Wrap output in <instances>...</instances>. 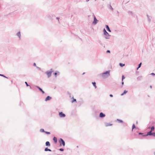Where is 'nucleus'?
<instances>
[{"mask_svg":"<svg viewBox=\"0 0 155 155\" xmlns=\"http://www.w3.org/2000/svg\"><path fill=\"white\" fill-rule=\"evenodd\" d=\"M112 125V124H110V123H105V126L106 127H108L109 126H111Z\"/></svg>","mask_w":155,"mask_h":155,"instance_id":"obj_17","label":"nucleus"},{"mask_svg":"<svg viewBox=\"0 0 155 155\" xmlns=\"http://www.w3.org/2000/svg\"><path fill=\"white\" fill-rule=\"evenodd\" d=\"M136 123H137V121L136 122Z\"/></svg>","mask_w":155,"mask_h":155,"instance_id":"obj_57","label":"nucleus"},{"mask_svg":"<svg viewBox=\"0 0 155 155\" xmlns=\"http://www.w3.org/2000/svg\"><path fill=\"white\" fill-rule=\"evenodd\" d=\"M59 115L60 117L63 118L65 117V114L62 112H59Z\"/></svg>","mask_w":155,"mask_h":155,"instance_id":"obj_7","label":"nucleus"},{"mask_svg":"<svg viewBox=\"0 0 155 155\" xmlns=\"http://www.w3.org/2000/svg\"><path fill=\"white\" fill-rule=\"evenodd\" d=\"M11 82H12V81H11Z\"/></svg>","mask_w":155,"mask_h":155,"instance_id":"obj_55","label":"nucleus"},{"mask_svg":"<svg viewBox=\"0 0 155 155\" xmlns=\"http://www.w3.org/2000/svg\"><path fill=\"white\" fill-rule=\"evenodd\" d=\"M45 145L49 147L50 146L51 144L50 143L49 141H47L45 143Z\"/></svg>","mask_w":155,"mask_h":155,"instance_id":"obj_15","label":"nucleus"},{"mask_svg":"<svg viewBox=\"0 0 155 155\" xmlns=\"http://www.w3.org/2000/svg\"><path fill=\"white\" fill-rule=\"evenodd\" d=\"M148 132H147V134H146L143 135L142 136L143 137H146L147 136H149V134H148Z\"/></svg>","mask_w":155,"mask_h":155,"instance_id":"obj_32","label":"nucleus"},{"mask_svg":"<svg viewBox=\"0 0 155 155\" xmlns=\"http://www.w3.org/2000/svg\"><path fill=\"white\" fill-rule=\"evenodd\" d=\"M154 155H155V152L154 153Z\"/></svg>","mask_w":155,"mask_h":155,"instance_id":"obj_58","label":"nucleus"},{"mask_svg":"<svg viewBox=\"0 0 155 155\" xmlns=\"http://www.w3.org/2000/svg\"><path fill=\"white\" fill-rule=\"evenodd\" d=\"M142 76H140L137 78V80L138 81H140L142 78Z\"/></svg>","mask_w":155,"mask_h":155,"instance_id":"obj_19","label":"nucleus"},{"mask_svg":"<svg viewBox=\"0 0 155 155\" xmlns=\"http://www.w3.org/2000/svg\"><path fill=\"white\" fill-rule=\"evenodd\" d=\"M117 120L118 121L119 123H123V121L122 120H120V119H117Z\"/></svg>","mask_w":155,"mask_h":155,"instance_id":"obj_29","label":"nucleus"},{"mask_svg":"<svg viewBox=\"0 0 155 155\" xmlns=\"http://www.w3.org/2000/svg\"><path fill=\"white\" fill-rule=\"evenodd\" d=\"M150 127H148V129H150Z\"/></svg>","mask_w":155,"mask_h":155,"instance_id":"obj_50","label":"nucleus"},{"mask_svg":"<svg viewBox=\"0 0 155 155\" xmlns=\"http://www.w3.org/2000/svg\"><path fill=\"white\" fill-rule=\"evenodd\" d=\"M52 98L51 97H50L49 96H48L47 97L45 98V101H48L50 100Z\"/></svg>","mask_w":155,"mask_h":155,"instance_id":"obj_10","label":"nucleus"},{"mask_svg":"<svg viewBox=\"0 0 155 155\" xmlns=\"http://www.w3.org/2000/svg\"><path fill=\"white\" fill-rule=\"evenodd\" d=\"M40 131L41 132H44L45 133V131L43 129H41L40 130Z\"/></svg>","mask_w":155,"mask_h":155,"instance_id":"obj_25","label":"nucleus"},{"mask_svg":"<svg viewBox=\"0 0 155 155\" xmlns=\"http://www.w3.org/2000/svg\"><path fill=\"white\" fill-rule=\"evenodd\" d=\"M103 31L104 35L106 36L105 38L106 39H109V37L110 36V35L108 34L104 28V29Z\"/></svg>","mask_w":155,"mask_h":155,"instance_id":"obj_1","label":"nucleus"},{"mask_svg":"<svg viewBox=\"0 0 155 155\" xmlns=\"http://www.w3.org/2000/svg\"><path fill=\"white\" fill-rule=\"evenodd\" d=\"M124 84V82L123 81H122V82L121 83V84L122 85H123Z\"/></svg>","mask_w":155,"mask_h":155,"instance_id":"obj_45","label":"nucleus"},{"mask_svg":"<svg viewBox=\"0 0 155 155\" xmlns=\"http://www.w3.org/2000/svg\"><path fill=\"white\" fill-rule=\"evenodd\" d=\"M25 84H26V86H27V87H28V86H30V88H31V87L30 85H28V84L27 83V82L25 81Z\"/></svg>","mask_w":155,"mask_h":155,"instance_id":"obj_26","label":"nucleus"},{"mask_svg":"<svg viewBox=\"0 0 155 155\" xmlns=\"http://www.w3.org/2000/svg\"><path fill=\"white\" fill-rule=\"evenodd\" d=\"M56 19L57 20H58V22L59 23V19H60L58 17H56Z\"/></svg>","mask_w":155,"mask_h":155,"instance_id":"obj_37","label":"nucleus"},{"mask_svg":"<svg viewBox=\"0 0 155 155\" xmlns=\"http://www.w3.org/2000/svg\"><path fill=\"white\" fill-rule=\"evenodd\" d=\"M110 96L111 97H113V95L112 94H110Z\"/></svg>","mask_w":155,"mask_h":155,"instance_id":"obj_43","label":"nucleus"},{"mask_svg":"<svg viewBox=\"0 0 155 155\" xmlns=\"http://www.w3.org/2000/svg\"><path fill=\"white\" fill-rule=\"evenodd\" d=\"M37 68H38L40 70V68H39V67H37Z\"/></svg>","mask_w":155,"mask_h":155,"instance_id":"obj_48","label":"nucleus"},{"mask_svg":"<svg viewBox=\"0 0 155 155\" xmlns=\"http://www.w3.org/2000/svg\"><path fill=\"white\" fill-rule=\"evenodd\" d=\"M105 27L107 31H108L110 32L111 31V30L110 29L108 25H105Z\"/></svg>","mask_w":155,"mask_h":155,"instance_id":"obj_14","label":"nucleus"},{"mask_svg":"<svg viewBox=\"0 0 155 155\" xmlns=\"http://www.w3.org/2000/svg\"><path fill=\"white\" fill-rule=\"evenodd\" d=\"M119 65L121 67H123L125 66L124 64H123L121 63H119Z\"/></svg>","mask_w":155,"mask_h":155,"instance_id":"obj_24","label":"nucleus"},{"mask_svg":"<svg viewBox=\"0 0 155 155\" xmlns=\"http://www.w3.org/2000/svg\"><path fill=\"white\" fill-rule=\"evenodd\" d=\"M53 140L55 143H56L57 142V139L55 137H54L53 138Z\"/></svg>","mask_w":155,"mask_h":155,"instance_id":"obj_18","label":"nucleus"},{"mask_svg":"<svg viewBox=\"0 0 155 155\" xmlns=\"http://www.w3.org/2000/svg\"><path fill=\"white\" fill-rule=\"evenodd\" d=\"M109 9H111V10H112V11L114 9H113V8L112 7L110 4V7H109Z\"/></svg>","mask_w":155,"mask_h":155,"instance_id":"obj_30","label":"nucleus"},{"mask_svg":"<svg viewBox=\"0 0 155 155\" xmlns=\"http://www.w3.org/2000/svg\"><path fill=\"white\" fill-rule=\"evenodd\" d=\"M117 13L118 14H119V12H118V11H117Z\"/></svg>","mask_w":155,"mask_h":155,"instance_id":"obj_54","label":"nucleus"},{"mask_svg":"<svg viewBox=\"0 0 155 155\" xmlns=\"http://www.w3.org/2000/svg\"><path fill=\"white\" fill-rule=\"evenodd\" d=\"M150 87L151 88H152V86H150Z\"/></svg>","mask_w":155,"mask_h":155,"instance_id":"obj_49","label":"nucleus"},{"mask_svg":"<svg viewBox=\"0 0 155 155\" xmlns=\"http://www.w3.org/2000/svg\"><path fill=\"white\" fill-rule=\"evenodd\" d=\"M150 74L153 75V76H155V74L153 73H151Z\"/></svg>","mask_w":155,"mask_h":155,"instance_id":"obj_40","label":"nucleus"},{"mask_svg":"<svg viewBox=\"0 0 155 155\" xmlns=\"http://www.w3.org/2000/svg\"><path fill=\"white\" fill-rule=\"evenodd\" d=\"M53 71V69L51 68L50 71H47L45 72V73L47 75L48 78H49L51 76Z\"/></svg>","mask_w":155,"mask_h":155,"instance_id":"obj_3","label":"nucleus"},{"mask_svg":"<svg viewBox=\"0 0 155 155\" xmlns=\"http://www.w3.org/2000/svg\"><path fill=\"white\" fill-rule=\"evenodd\" d=\"M45 151H51V149H48V147H46L45 149Z\"/></svg>","mask_w":155,"mask_h":155,"instance_id":"obj_21","label":"nucleus"},{"mask_svg":"<svg viewBox=\"0 0 155 155\" xmlns=\"http://www.w3.org/2000/svg\"><path fill=\"white\" fill-rule=\"evenodd\" d=\"M59 150L60 151H63L64 150V149H63V148H60L59 149Z\"/></svg>","mask_w":155,"mask_h":155,"instance_id":"obj_38","label":"nucleus"},{"mask_svg":"<svg viewBox=\"0 0 155 155\" xmlns=\"http://www.w3.org/2000/svg\"><path fill=\"white\" fill-rule=\"evenodd\" d=\"M105 115L102 112H101L99 114V117H100L102 118L105 117Z\"/></svg>","mask_w":155,"mask_h":155,"instance_id":"obj_11","label":"nucleus"},{"mask_svg":"<svg viewBox=\"0 0 155 155\" xmlns=\"http://www.w3.org/2000/svg\"><path fill=\"white\" fill-rule=\"evenodd\" d=\"M128 13L130 14V15H133V12H132V11H128Z\"/></svg>","mask_w":155,"mask_h":155,"instance_id":"obj_27","label":"nucleus"},{"mask_svg":"<svg viewBox=\"0 0 155 155\" xmlns=\"http://www.w3.org/2000/svg\"><path fill=\"white\" fill-rule=\"evenodd\" d=\"M135 129V130H134V131H136V130H138V128L137 127H136L135 126L134 124H133L132 127V131H133L134 129Z\"/></svg>","mask_w":155,"mask_h":155,"instance_id":"obj_8","label":"nucleus"},{"mask_svg":"<svg viewBox=\"0 0 155 155\" xmlns=\"http://www.w3.org/2000/svg\"><path fill=\"white\" fill-rule=\"evenodd\" d=\"M41 92H42V93L43 94H44V93H45V92H44L43 91V90H42V91H41Z\"/></svg>","mask_w":155,"mask_h":155,"instance_id":"obj_44","label":"nucleus"},{"mask_svg":"<svg viewBox=\"0 0 155 155\" xmlns=\"http://www.w3.org/2000/svg\"><path fill=\"white\" fill-rule=\"evenodd\" d=\"M60 143V146H61L62 145L63 146H64L65 145V142L64 140L61 138L59 140Z\"/></svg>","mask_w":155,"mask_h":155,"instance_id":"obj_4","label":"nucleus"},{"mask_svg":"<svg viewBox=\"0 0 155 155\" xmlns=\"http://www.w3.org/2000/svg\"><path fill=\"white\" fill-rule=\"evenodd\" d=\"M110 71L109 70L106 71V72L103 73L102 74V77L104 78H106L109 76H110Z\"/></svg>","mask_w":155,"mask_h":155,"instance_id":"obj_2","label":"nucleus"},{"mask_svg":"<svg viewBox=\"0 0 155 155\" xmlns=\"http://www.w3.org/2000/svg\"><path fill=\"white\" fill-rule=\"evenodd\" d=\"M45 133L47 134H50V132L45 131Z\"/></svg>","mask_w":155,"mask_h":155,"instance_id":"obj_36","label":"nucleus"},{"mask_svg":"<svg viewBox=\"0 0 155 155\" xmlns=\"http://www.w3.org/2000/svg\"><path fill=\"white\" fill-rule=\"evenodd\" d=\"M93 16L94 17V21L93 22V24L94 25H95L97 23V22L98 21V20L97 19L95 16L94 15L93 13Z\"/></svg>","mask_w":155,"mask_h":155,"instance_id":"obj_6","label":"nucleus"},{"mask_svg":"<svg viewBox=\"0 0 155 155\" xmlns=\"http://www.w3.org/2000/svg\"><path fill=\"white\" fill-rule=\"evenodd\" d=\"M107 53H110V50H107L106 51Z\"/></svg>","mask_w":155,"mask_h":155,"instance_id":"obj_39","label":"nucleus"},{"mask_svg":"<svg viewBox=\"0 0 155 155\" xmlns=\"http://www.w3.org/2000/svg\"><path fill=\"white\" fill-rule=\"evenodd\" d=\"M16 35L19 38V40L21 39V34L20 31L18 32L16 34Z\"/></svg>","mask_w":155,"mask_h":155,"instance_id":"obj_9","label":"nucleus"},{"mask_svg":"<svg viewBox=\"0 0 155 155\" xmlns=\"http://www.w3.org/2000/svg\"><path fill=\"white\" fill-rule=\"evenodd\" d=\"M104 45V47H105V45Z\"/></svg>","mask_w":155,"mask_h":155,"instance_id":"obj_56","label":"nucleus"},{"mask_svg":"<svg viewBox=\"0 0 155 155\" xmlns=\"http://www.w3.org/2000/svg\"><path fill=\"white\" fill-rule=\"evenodd\" d=\"M139 68H138V67L137 68V70Z\"/></svg>","mask_w":155,"mask_h":155,"instance_id":"obj_51","label":"nucleus"},{"mask_svg":"<svg viewBox=\"0 0 155 155\" xmlns=\"http://www.w3.org/2000/svg\"><path fill=\"white\" fill-rule=\"evenodd\" d=\"M74 102H76V100L75 99H73V100L72 101V103H73Z\"/></svg>","mask_w":155,"mask_h":155,"instance_id":"obj_34","label":"nucleus"},{"mask_svg":"<svg viewBox=\"0 0 155 155\" xmlns=\"http://www.w3.org/2000/svg\"><path fill=\"white\" fill-rule=\"evenodd\" d=\"M0 76H1L5 78H8L7 77L5 76L4 75L2 74H0Z\"/></svg>","mask_w":155,"mask_h":155,"instance_id":"obj_31","label":"nucleus"},{"mask_svg":"<svg viewBox=\"0 0 155 155\" xmlns=\"http://www.w3.org/2000/svg\"><path fill=\"white\" fill-rule=\"evenodd\" d=\"M11 14V13H9L8 14V15H9V14Z\"/></svg>","mask_w":155,"mask_h":155,"instance_id":"obj_59","label":"nucleus"},{"mask_svg":"<svg viewBox=\"0 0 155 155\" xmlns=\"http://www.w3.org/2000/svg\"><path fill=\"white\" fill-rule=\"evenodd\" d=\"M58 73V74H59V72L57 71H56V72L54 73V75L55 76V77H56V76L57 74Z\"/></svg>","mask_w":155,"mask_h":155,"instance_id":"obj_28","label":"nucleus"},{"mask_svg":"<svg viewBox=\"0 0 155 155\" xmlns=\"http://www.w3.org/2000/svg\"><path fill=\"white\" fill-rule=\"evenodd\" d=\"M100 44L101 45L103 46V45L101 43H100Z\"/></svg>","mask_w":155,"mask_h":155,"instance_id":"obj_46","label":"nucleus"},{"mask_svg":"<svg viewBox=\"0 0 155 155\" xmlns=\"http://www.w3.org/2000/svg\"><path fill=\"white\" fill-rule=\"evenodd\" d=\"M35 87L37 88L40 91H42V89L40 88L38 86H35Z\"/></svg>","mask_w":155,"mask_h":155,"instance_id":"obj_22","label":"nucleus"},{"mask_svg":"<svg viewBox=\"0 0 155 155\" xmlns=\"http://www.w3.org/2000/svg\"><path fill=\"white\" fill-rule=\"evenodd\" d=\"M33 66H36V65L35 63L33 64Z\"/></svg>","mask_w":155,"mask_h":155,"instance_id":"obj_42","label":"nucleus"},{"mask_svg":"<svg viewBox=\"0 0 155 155\" xmlns=\"http://www.w3.org/2000/svg\"><path fill=\"white\" fill-rule=\"evenodd\" d=\"M86 0V2H88L90 0Z\"/></svg>","mask_w":155,"mask_h":155,"instance_id":"obj_47","label":"nucleus"},{"mask_svg":"<svg viewBox=\"0 0 155 155\" xmlns=\"http://www.w3.org/2000/svg\"><path fill=\"white\" fill-rule=\"evenodd\" d=\"M85 73L84 72L83 74H82L83 75V74H84Z\"/></svg>","mask_w":155,"mask_h":155,"instance_id":"obj_53","label":"nucleus"},{"mask_svg":"<svg viewBox=\"0 0 155 155\" xmlns=\"http://www.w3.org/2000/svg\"><path fill=\"white\" fill-rule=\"evenodd\" d=\"M55 17L54 15H46V17L49 20L52 21L53 20V18Z\"/></svg>","mask_w":155,"mask_h":155,"instance_id":"obj_5","label":"nucleus"},{"mask_svg":"<svg viewBox=\"0 0 155 155\" xmlns=\"http://www.w3.org/2000/svg\"><path fill=\"white\" fill-rule=\"evenodd\" d=\"M138 134H139V135H142V134H143V133H138Z\"/></svg>","mask_w":155,"mask_h":155,"instance_id":"obj_41","label":"nucleus"},{"mask_svg":"<svg viewBox=\"0 0 155 155\" xmlns=\"http://www.w3.org/2000/svg\"><path fill=\"white\" fill-rule=\"evenodd\" d=\"M92 84L95 88L97 87V86H96V83L95 82H92Z\"/></svg>","mask_w":155,"mask_h":155,"instance_id":"obj_23","label":"nucleus"},{"mask_svg":"<svg viewBox=\"0 0 155 155\" xmlns=\"http://www.w3.org/2000/svg\"><path fill=\"white\" fill-rule=\"evenodd\" d=\"M148 133V134H149V136H153V137H155V132H150Z\"/></svg>","mask_w":155,"mask_h":155,"instance_id":"obj_12","label":"nucleus"},{"mask_svg":"<svg viewBox=\"0 0 155 155\" xmlns=\"http://www.w3.org/2000/svg\"><path fill=\"white\" fill-rule=\"evenodd\" d=\"M142 63L141 62L138 65V68H139L141 67V65Z\"/></svg>","mask_w":155,"mask_h":155,"instance_id":"obj_33","label":"nucleus"},{"mask_svg":"<svg viewBox=\"0 0 155 155\" xmlns=\"http://www.w3.org/2000/svg\"><path fill=\"white\" fill-rule=\"evenodd\" d=\"M95 1H96V0H95Z\"/></svg>","mask_w":155,"mask_h":155,"instance_id":"obj_60","label":"nucleus"},{"mask_svg":"<svg viewBox=\"0 0 155 155\" xmlns=\"http://www.w3.org/2000/svg\"><path fill=\"white\" fill-rule=\"evenodd\" d=\"M147 18L148 21H149V22H150L151 20V17L150 16H149L148 15H147Z\"/></svg>","mask_w":155,"mask_h":155,"instance_id":"obj_13","label":"nucleus"},{"mask_svg":"<svg viewBox=\"0 0 155 155\" xmlns=\"http://www.w3.org/2000/svg\"><path fill=\"white\" fill-rule=\"evenodd\" d=\"M154 126H152L151 127V130H150L148 132V133H150V132H152L153 131H154Z\"/></svg>","mask_w":155,"mask_h":155,"instance_id":"obj_16","label":"nucleus"},{"mask_svg":"<svg viewBox=\"0 0 155 155\" xmlns=\"http://www.w3.org/2000/svg\"><path fill=\"white\" fill-rule=\"evenodd\" d=\"M22 102H20V105H21V104H22Z\"/></svg>","mask_w":155,"mask_h":155,"instance_id":"obj_52","label":"nucleus"},{"mask_svg":"<svg viewBox=\"0 0 155 155\" xmlns=\"http://www.w3.org/2000/svg\"><path fill=\"white\" fill-rule=\"evenodd\" d=\"M127 92H128L127 91L125 90L124 91L123 93L121 94V95H120L121 96H123V95H124V94H126Z\"/></svg>","mask_w":155,"mask_h":155,"instance_id":"obj_20","label":"nucleus"},{"mask_svg":"<svg viewBox=\"0 0 155 155\" xmlns=\"http://www.w3.org/2000/svg\"><path fill=\"white\" fill-rule=\"evenodd\" d=\"M125 79V77L124 75H122V80L123 81L124 79Z\"/></svg>","mask_w":155,"mask_h":155,"instance_id":"obj_35","label":"nucleus"}]
</instances>
